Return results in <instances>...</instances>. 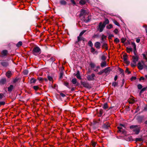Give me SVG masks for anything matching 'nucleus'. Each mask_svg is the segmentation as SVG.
<instances>
[{
	"label": "nucleus",
	"instance_id": "obj_1",
	"mask_svg": "<svg viewBox=\"0 0 147 147\" xmlns=\"http://www.w3.org/2000/svg\"><path fill=\"white\" fill-rule=\"evenodd\" d=\"M130 128L133 129V131L137 134H138L140 131V127L137 125H131L130 127Z\"/></svg>",
	"mask_w": 147,
	"mask_h": 147
},
{
	"label": "nucleus",
	"instance_id": "obj_2",
	"mask_svg": "<svg viewBox=\"0 0 147 147\" xmlns=\"http://www.w3.org/2000/svg\"><path fill=\"white\" fill-rule=\"evenodd\" d=\"M138 69L140 70H142L144 67H147V66L145 64L144 61L140 62L138 63L137 65Z\"/></svg>",
	"mask_w": 147,
	"mask_h": 147
},
{
	"label": "nucleus",
	"instance_id": "obj_3",
	"mask_svg": "<svg viewBox=\"0 0 147 147\" xmlns=\"http://www.w3.org/2000/svg\"><path fill=\"white\" fill-rule=\"evenodd\" d=\"M40 49L38 47H34L32 50L33 54L35 55H36L37 54H40Z\"/></svg>",
	"mask_w": 147,
	"mask_h": 147
},
{
	"label": "nucleus",
	"instance_id": "obj_4",
	"mask_svg": "<svg viewBox=\"0 0 147 147\" xmlns=\"http://www.w3.org/2000/svg\"><path fill=\"white\" fill-rule=\"evenodd\" d=\"M105 26V24H104L102 22H100L99 24L97 29L99 30L100 32H101L102 31Z\"/></svg>",
	"mask_w": 147,
	"mask_h": 147
},
{
	"label": "nucleus",
	"instance_id": "obj_5",
	"mask_svg": "<svg viewBox=\"0 0 147 147\" xmlns=\"http://www.w3.org/2000/svg\"><path fill=\"white\" fill-rule=\"evenodd\" d=\"M117 128L119 129L118 132H121L122 134L124 135H126V134L127 132L126 131L123 129L122 127L120 126H118Z\"/></svg>",
	"mask_w": 147,
	"mask_h": 147
},
{
	"label": "nucleus",
	"instance_id": "obj_6",
	"mask_svg": "<svg viewBox=\"0 0 147 147\" xmlns=\"http://www.w3.org/2000/svg\"><path fill=\"white\" fill-rule=\"evenodd\" d=\"M95 75L92 74L91 75H88L87 76V78L89 81L93 80L94 79Z\"/></svg>",
	"mask_w": 147,
	"mask_h": 147
},
{
	"label": "nucleus",
	"instance_id": "obj_7",
	"mask_svg": "<svg viewBox=\"0 0 147 147\" xmlns=\"http://www.w3.org/2000/svg\"><path fill=\"white\" fill-rule=\"evenodd\" d=\"M123 60L125 62L128 64L129 63V61L127 60L128 56L127 55L125 54L123 56Z\"/></svg>",
	"mask_w": 147,
	"mask_h": 147
},
{
	"label": "nucleus",
	"instance_id": "obj_8",
	"mask_svg": "<svg viewBox=\"0 0 147 147\" xmlns=\"http://www.w3.org/2000/svg\"><path fill=\"white\" fill-rule=\"evenodd\" d=\"M8 54V51L6 50H4L2 51L1 52V57H4L7 56Z\"/></svg>",
	"mask_w": 147,
	"mask_h": 147
},
{
	"label": "nucleus",
	"instance_id": "obj_9",
	"mask_svg": "<svg viewBox=\"0 0 147 147\" xmlns=\"http://www.w3.org/2000/svg\"><path fill=\"white\" fill-rule=\"evenodd\" d=\"M132 59H133V62L134 63H136L138 61L139 58L137 55H135L133 56Z\"/></svg>",
	"mask_w": 147,
	"mask_h": 147
},
{
	"label": "nucleus",
	"instance_id": "obj_10",
	"mask_svg": "<svg viewBox=\"0 0 147 147\" xmlns=\"http://www.w3.org/2000/svg\"><path fill=\"white\" fill-rule=\"evenodd\" d=\"M71 82L72 83L75 85V86H77L78 85V83L77 82V80L74 78L72 79Z\"/></svg>",
	"mask_w": 147,
	"mask_h": 147
},
{
	"label": "nucleus",
	"instance_id": "obj_11",
	"mask_svg": "<svg viewBox=\"0 0 147 147\" xmlns=\"http://www.w3.org/2000/svg\"><path fill=\"white\" fill-rule=\"evenodd\" d=\"M143 58L144 59H145L146 61H147V52L145 51L142 54Z\"/></svg>",
	"mask_w": 147,
	"mask_h": 147
},
{
	"label": "nucleus",
	"instance_id": "obj_12",
	"mask_svg": "<svg viewBox=\"0 0 147 147\" xmlns=\"http://www.w3.org/2000/svg\"><path fill=\"white\" fill-rule=\"evenodd\" d=\"M12 74L11 72L10 71H8L6 73V76L8 78H9L12 75Z\"/></svg>",
	"mask_w": 147,
	"mask_h": 147
},
{
	"label": "nucleus",
	"instance_id": "obj_13",
	"mask_svg": "<svg viewBox=\"0 0 147 147\" xmlns=\"http://www.w3.org/2000/svg\"><path fill=\"white\" fill-rule=\"evenodd\" d=\"M1 64L3 66L5 67L9 65L8 62L5 61L1 62Z\"/></svg>",
	"mask_w": 147,
	"mask_h": 147
},
{
	"label": "nucleus",
	"instance_id": "obj_14",
	"mask_svg": "<svg viewBox=\"0 0 147 147\" xmlns=\"http://www.w3.org/2000/svg\"><path fill=\"white\" fill-rule=\"evenodd\" d=\"M75 76H76L77 78L79 79H81V78L80 75V71L78 70L77 71V73L75 75Z\"/></svg>",
	"mask_w": 147,
	"mask_h": 147
},
{
	"label": "nucleus",
	"instance_id": "obj_15",
	"mask_svg": "<svg viewBox=\"0 0 147 147\" xmlns=\"http://www.w3.org/2000/svg\"><path fill=\"white\" fill-rule=\"evenodd\" d=\"M7 80L5 78H3L0 80V84H3L6 83Z\"/></svg>",
	"mask_w": 147,
	"mask_h": 147
},
{
	"label": "nucleus",
	"instance_id": "obj_16",
	"mask_svg": "<svg viewBox=\"0 0 147 147\" xmlns=\"http://www.w3.org/2000/svg\"><path fill=\"white\" fill-rule=\"evenodd\" d=\"M95 47L97 49H99L100 47V45L99 42H96L94 44Z\"/></svg>",
	"mask_w": 147,
	"mask_h": 147
},
{
	"label": "nucleus",
	"instance_id": "obj_17",
	"mask_svg": "<svg viewBox=\"0 0 147 147\" xmlns=\"http://www.w3.org/2000/svg\"><path fill=\"white\" fill-rule=\"evenodd\" d=\"M110 67H108L103 69L104 72L106 74L109 73L110 71Z\"/></svg>",
	"mask_w": 147,
	"mask_h": 147
},
{
	"label": "nucleus",
	"instance_id": "obj_18",
	"mask_svg": "<svg viewBox=\"0 0 147 147\" xmlns=\"http://www.w3.org/2000/svg\"><path fill=\"white\" fill-rule=\"evenodd\" d=\"M82 84L84 87L87 88H88L89 86L88 83L87 82H83L82 83Z\"/></svg>",
	"mask_w": 147,
	"mask_h": 147
},
{
	"label": "nucleus",
	"instance_id": "obj_19",
	"mask_svg": "<svg viewBox=\"0 0 147 147\" xmlns=\"http://www.w3.org/2000/svg\"><path fill=\"white\" fill-rule=\"evenodd\" d=\"M13 88V86L12 85H11L8 88V91L9 92H11L12 91Z\"/></svg>",
	"mask_w": 147,
	"mask_h": 147
},
{
	"label": "nucleus",
	"instance_id": "obj_20",
	"mask_svg": "<svg viewBox=\"0 0 147 147\" xmlns=\"http://www.w3.org/2000/svg\"><path fill=\"white\" fill-rule=\"evenodd\" d=\"M100 65L102 67H106L107 66L106 62L105 61H103L101 63Z\"/></svg>",
	"mask_w": 147,
	"mask_h": 147
},
{
	"label": "nucleus",
	"instance_id": "obj_21",
	"mask_svg": "<svg viewBox=\"0 0 147 147\" xmlns=\"http://www.w3.org/2000/svg\"><path fill=\"white\" fill-rule=\"evenodd\" d=\"M86 13V11L85 10L82 9L81 10V13L80 14V16H83V15H84Z\"/></svg>",
	"mask_w": 147,
	"mask_h": 147
},
{
	"label": "nucleus",
	"instance_id": "obj_22",
	"mask_svg": "<svg viewBox=\"0 0 147 147\" xmlns=\"http://www.w3.org/2000/svg\"><path fill=\"white\" fill-rule=\"evenodd\" d=\"M109 23V21L108 19H106L105 20L104 22H103V24H105V26H106V24H108Z\"/></svg>",
	"mask_w": 147,
	"mask_h": 147
},
{
	"label": "nucleus",
	"instance_id": "obj_23",
	"mask_svg": "<svg viewBox=\"0 0 147 147\" xmlns=\"http://www.w3.org/2000/svg\"><path fill=\"white\" fill-rule=\"evenodd\" d=\"M36 81V80L34 78H32L30 80V82L31 83H34Z\"/></svg>",
	"mask_w": 147,
	"mask_h": 147
},
{
	"label": "nucleus",
	"instance_id": "obj_24",
	"mask_svg": "<svg viewBox=\"0 0 147 147\" xmlns=\"http://www.w3.org/2000/svg\"><path fill=\"white\" fill-rule=\"evenodd\" d=\"M134 99L133 98H131L129 100L128 102L130 104H133L134 102Z\"/></svg>",
	"mask_w": 147,
	"mask_h": 147
},
{
	"label": "nucleus",
	"instance_id": "obj_25",
	"mask_svg": "<svg viewBox=\"0 0 147 147\" xmlns=\"http://www.w3.org/2000/svg\"><path fill=\"white\" fill-rule=\"evenodd\" d=\"M79 3L81 5H84L86 3V2L84 0H81Z\"/></svg>",
	"mask_w": 147,
	"mask_h": 147
},
{
	"label": "nucleus",
	"instance_id": "obj_26",
	"mask_svg": "<svg viewBox=\"0 0 147 147\" xmlns=\"http://www.w3.org/2000/svg\"><path fill=\"white\" fill-rule=\"evenodd\" d=\"M22 43L21 41L19 42L16 44V46L17 47H19L22 45Z\"/></svg>",
	"mask_w": 147,
	"mask_h": 147
},
{
	"label": "nucleus",
	"instance_id": "obj_27",
	"mask_svg": "<svg viewBox=\"0 0 147 147\" xmlns=\"http://www.w3.org/2000/svg\"><path fill=\"white\" fill-rule=\"evenodd\" d=\"M84 38L82 37L81 36H78V41H79L82 40H84Z\"/></svg>",
	"mask_w": 147,
	"mask_h": 147
},
{
	"label": "nucleus",
	"instance_id": "obj_28",
	"mask_svg": "<svg viewBox=\"0 0 147 147\" xmlns=\"http://www.w3.org/2000/svg\"><path fill=\"white\" fill-rule=\"evenodd\" d=\"M126 50L127 53H129L130 52L132 51V49L131 48L127 47L126 48Z\"/></svg>",
	"mask_w": 147,
	"mask_h": 147
},
{
	"label": "nucleus",
	"instance_id": "obj_29",
	"mask_svg": "<svg viewBox=\"0 0 147 147\" xmlns=\"http://www.w3.org/2000/svg\"><path fill=\"white\" fill-rule=\"evenodd\" d=\"M91 145L92 147H95L96 145V143L95 142L92 141L91 142Z\"/></svg>",
	"mask_w": 147,
	"mask_h": 147
},
{
	"label": "nucleus",
	"instance_id": "obj_30",
	"mask_svg": "<svg viewBox=\"0 0 147 147\" xmlns=\"http://www.w3.org/2000/svg\"><path fill=\"white\" fill-rule=\"evenodd\" d=\"M90 67L92 68H94L95 66V64L91 62L90 64Z\"/></svg>",
	"mask_w": 147,
	"mask_h": 147
},
{
	"label": "nucleus",
	"instance_id": "obj_31",
	"mask_svg": "<svg viewBox=\"0 0 147 147\" xmlns=\"http://www.w3.org/2000/svg\"><path fill=\"white\" fill-rule=\"evenodd\" d=\"M103 108L105 109H106L108 108V106L107 103H105L104 104Z\"/></svg>",
	"mask_w": 147,
	"mask_h": 147
},
{
	"label": "nucleus",
	"instance_id": "obj_32",
	"mask_svg": "<svg viewBox=\"0 0 147 147\" xmlns=\"http://www.w3.org/2000/svg\"><path fill=\"white\" fill-rule=\"evenodd\" d=\"M107 36L103 34L101 36V40L102 41H104V39H105L106 38Z\"/></svg>",
	"mask_w": 147,
	"mask_h": 147
},
{
	"label": "nucleus",
	"instance_id": "obj_33",
	"mask_svg": "<svg viewBox=\"0 0 147 147\" xmlns=\"http://www.w3.org/2000/svg\"><path fill=\"white\" fill-rule=\"evenodd\" d=\"M113 22L117 26H120V24L116 20H113Z\"/></svg>",
	"mask_w": 147,
	"mask_h": 147
},
{
	"label": "nucleus",
	"instance_id": "obj_34",
	"mask_svg": "<svg viewBox=\"0 0 147 147\" xmlns=\"http://www.w3.org/2000/svg\"><path fill=\"white\" fill-rule=\"evenodd\" d=\"M60 3L61 4L65 5L66 4V2L64 0H61L60 1Z\"/></svg>",
	"mask_w": 147,
	"mask_h": 147
},
{
	"label": "nucleus",
	"instance_id": "obj_35",
	"mask_svg": "<svg viewBox=\"0 0 147 147\" xmlns=\"http://www.w3.org/2000/svg\"><path fill=\"white\" fill-rule=\"evenodd\" d=\"M64 85L67 86V88H70V87L69 85V83L67 82H64Z\"/></svg>",
	"mask_w": 147,
	"mask_h": 147
},
{
	"label": "nucleus",
	"instance_id": "obj_36",
	"mask_svg": "<svg viewBox=\"0 0 147 147\" xmlns=\"http://www.w3.org/2000/svg\"><path fill=\"white\" fill-rule=\"evenodd\" d=\"M113 25L111 24H110L107 26V28L108 29H110L113 28Z\"/></svg>",
	"mask_w": 147,
	"mask_h": 147
},
{
	"label": "nucleus",
	"instance_id": "obj_37",
	"mask_svg": "<svg viewBox=\"0 0 147 147\" xmlns=\"http://www.w3.org/2000/svg\"><path fill=\"white\" fill-rule=\"evenodd\" d=\"M131 45L134 47V49H136V46L135 43L134 42H132L131 43Z\"/></svg>",
	"mask_w": 147,
	"mask_h": 147
},
{
	"label": "nucleus",
	"instance_id": "obj_38",
	"mask_svg": "<svg viewBox=\"0 0 147 147\" xmlns=\"http://www.w3.org/2000/svg\"><path fill=\"white\" fill-rule=\"evenodd\" d=\"M88 45L89 46H90L91 47H92L93 45V44L91 41H89L88 42Z\"/></svg>",
	"mask_w": 147,
	"mask_h": 147
},
{
	"label": "nucleus",
	"instance_id": "obj_39",
	"mask_svg": "<svg viewBox=\"0 0 147 147\" xmlns=\"http://www.w3.org/2000/svg\"><path fill=\"white\" fill-rule=\"evenodd\" d=\"M136 142H140L143 141V139L141 138H136Z\"/></svg>",
	"mask_w": 147,
	"mask_h": 147
},
{
	"label": "nucleus",
	"instance_id": "obj_40",
	"mask_svg": "<svg viewBox=\"0 0 147 147\" xmlns=\"http://www.w3.org/2000/svg\"><path fill=\"white\" fill-rule=\"evenodd\" d=\"M119 70L120 73L122 74V75H124V73L123 70L120 68L119 69Z\"/></svg>",
	"mask_w": 147,
	"mask_h": 147
},
{
	"label": "nucleus",
	"instance_id": "obj_41",
	"mask_svg": "<svg viewBox=\"0 0 147 147\" xmlns=\"http://www.w3.org/2000/svg\"><path fill=\"white\" fill-rule=\"evenodd\" d=\"M86 32V30H83L80 33L79 36H81Z\"/></svg>",
	"mask_w": 147,
	"mask_h": 147
},
{
	"label": "nucleus",
	"instance_id": "obj_42",
	"mask_svg": "<svg viewBox=\"0 0 147 147\" xmlns=\"http://www.w3.org/2000/svg\"><path fill=\"white\" fill-rule=\"evenodd\" d=\"M114 42L117 43L119 42V40L118 38H116L115 39Z\"/></svg>",
	"mask_w": 147,
	"mask_h": 147
},
{
	"label": "nucleus",
	"instance_id": "obj_43",
	"mask_svg": "<svg viewBox=\"0 0 147 147\" xmlns=\"http://www.w3.org/2000/svg\"><path fill=\"white\" fill-rule=\"evenodd\" d=\"M117 85V83L116 82H114L113 83L112 86H116Z\"/></svg>",
	"mask_w": 147,
	"mask_h": 147
},
{
	"label": "nucleus",
	"instance_id": "obj_44",
	"mask_svg": "<svg viewBox=\"0 0 147 147\" xmlns=\"http://www.w3.org/2000/svg\"><path fill=\"white\" fill-rule=\"evenodd\" d=\"M114 32L116 34H117L119 32L117 28L115 29L114 31Z\"/></svg>",
	"mask_w": 147,
	"mask_h": 147
},
{
	"label": "nucleus",
	"instance_id": "obj_45",
	"mask_svg": "<svg viewBox=\"0 0 147 147\" xmlns=\"http://www.w3.org/2000/svg\"><path fill=\"white\" fill-rule=\"evenodd\" d=\"M33 88L35 90H37L38 89L39 87L38 86H34L33 87Z\"/></svg>",
	"mask_w": 147,
	"mask_h": 147
},
{
	"label": "nucleus",
	"instance_id": "obj_46",
	"mask_svg": "<svg viewBox=\"0 0 147 147\" xmlns=\"http://www.w3.org/2000/svg\"><path fill=\"white\" fill-rule=\"evenodd\" d=\"M60 95L63 97H64L65 96V94L62 92H60Z\"/></svg>",
	"mask_w": 147,
	"mask_h": 147
},
{
	"label": "nucleus",
	"instance_id": "obj_47",
	"mask_svg": "<svg viewBox=\"0 0 147 147\" xmlns=\"http://www.w3.org/2000/svg\"><path fill=\"white\" fill-rule=\"evenodd\" d=\"M138 87L139 89H140L142 88V86L141 85L139 84L138 85Z\"/></svg>",
	"mask_w": 147,
	"mask_h": 147
},
{
	"label": "nucleus",
	"instance_id": "obj_48",
	"mask_svg": "<svg viewBox=\"0 0 147 147\" xmlns=\"http://www.w3.org/2000/svg\"><path fill=\"white\" fill-rule=\"evenodd\" d=\"M47 78L50 81H52L53 80L52 78L50 76H48Z\"/></svg>",
	"mask_w": 147,
	"mask_h": 147
},
{
	"label": "nucleus",
	"instance_id": "obj_49",
	"mask_svg": "<svg viewBox=\"0 0 147 147\" xmlns=\"http://www.w3.org/2000/svg\"><path fill=\"white\" fill-rule=\"evenodd\" d=\"M143 27L145 28L146 32L147 33V25H144Z\"/></svg>",
	"mask_w": 147,
	"mask_h": 147
},
{
	"label": "nucleus",
	"instance_id": "obj_50",
	"mask_svg": "<svg viewBox=\"0 0 147 147\" xmlns=\"http://www.w3.org/2000/svg\"><path fill=\"white\" fill-rule=\"evenodd\" d=\"M18 78H16L15 79H14L13 80V82L14 83H16L18 81Z\"/></svg>",
	"mask_w": 147,
	"mask_h": 147
},
{
	"label": "nucleus",
	"instance_id": "obj_51",
	"mask_svg": "<svg viewBox=\"0 0 147 147\" xmlns=\"http://www.w3.org/2000/svg\"><path fill=\"white\" fill-rule=\"evenodd\" d=\"M125 72L126 73H127L128 74L130 73V72L129 71V69L128 68L126 69Z\"/></svg>",
	"mask_w": 147,
	"mask_h": 147
},
{
	"label": "nucleus",
	"instance_id": "obj_52",
	"mask_svg": "<svg viewBox=\"0 0 147 147\" xmlns=\"http://www.w3.org/2000/svg\"><path fill=\"white\" fill-rule=\"evenodd\" d=\"M28 73V71L26 70H25L24 71V75H27Z\"/></svg>",
	"mask_w": 147,
	"mask_h": 147
},
{
	"label": "nucleus",
	"instance_id": "obj_53",
	"mask_svg": "<svg viewBox=\"0 0 147 147\" xmlns=\"http://www.w3.org/2000/svg\"><path fill=\"white\" fill-rule=\"evenodd\" d=\"M103 47L105 48H107V44L106 43L104 42L103 43V45H102Z\"/></svg>",
	"mask_w": 147,
	"mask_h": 147
},
{
	"label": "nucleus",
	"instance_id": "obj_54",
	"mask_svg": "<svg viewBox=\"0 0 147 147\" xmlns=\"http://www.w3.org/2000/svg\"><path fill=\"white\" fill-rule=\"evenodd\" d=\"M104 72V71H103V70H102L99 72L98 73V74L99 75H101Z\"/></svg>",
	"mask_w": 147,
	"mask_h": 147
},
{
	"label": "nucleus",
	"instance_id": "obj_55",
	"mask_svg": "<svg viewBox=\"0 0 147 147\" xmlns=\"http://www.w3.org/2000/svg\"><path fill=\"white\" fill-rule=\"evenodd\" d=\"M136 52H137V51H136V49H134V54L135 55H136Z\"/></svg>",
	"mask_w": 147,
	"mask_h": 147
},
{
	"label": "nucleus",
	"instance_id": "obj_56",
	"mask_svg": "<svg viewBox=\"0 0 147 147\" xmlns=\"http://www.w3.org/2000/svg\"><path fill=\"white\" fill-rule=\"evenodd\" d=\"M50 61H54L55 60V59L53 58H52L50 59H49Z\"/></svg>",
	"mask_w": 147,
	"mask_h": 147
},
{
	"label": "nucleus",
	"instance_id": "obj_57",
	"mask_svg": "<svg viewBox=\"0 0 147 147\" xmlns=\"http://www.w3.org/2000/svg\"><path fill=\"white\" fill-rule=\"evenodd\" d=\"M38 79L40 81H42L43 80L42 78L41 77H38Z\"/></svg>",
	"mask_w": 147,
	"mask_h": 147
},
{
	"label": "nucleus",
	"instance_id": "obj_58",
	"mask_svg": "<svg viewBox=\"0 0 147 147\" xmlns=\"http://www.w3.org/2000/svg\"><path fill=\"white\" fill-rule=\"evenodd\" d=\"M5 104V102L4 101H1L0 102V105H3Z\"/></svg>",
	"mask_w": 147,
	"mask_h": 147
},
{
	"label": "nucleus",
	"instance_id": "obj_59",
	"mask_svg": "<svg viewBox=\"0 0 147 147\" xmlns=\"http://www.w3.org/2000/svg\"><path fill=\"white\" fill-rule=\"evenodd\" d=\"M114 36V35L113 34H110L109 35L108 38L109 39H111V37H113Z\"/></svg>",
	"mask_w": 147,
	"mask_h": 147
},
{
	"label": "nucleus",
	"instance_id": "obj_60",
	"mask_svg": "<svg viewBox=\"0 0 147 147\" xmlns=\"http://www.w3.org/2000/svg\"><path fill=\"white\" fill-rule=\"evenodd\" d=\"M136 65V63H131V66L132 67H134Z\"/></svg>",
	"mask_w": 147,
	"mask_h": 147
},
{
	"label": "nucleus",
	"instance_id": "obj_61",
	"mask_svg": "<svg viewBox=\"0 0 147 147\" xmlns=\"http://www.w3.org/2000/svg\"><path fill=\"white\" fill-rule=\"evenodd\" d=\"M63 73H62L61 72L60 74V77L59 78L60 79H61L63 76Z\"/></svg>",
	"mask_w": 147,
	"mask_h": 147
},
{
	"label": "nucleus",
	"instance_id": "obj_62",
	"mask_svg": "<svg viewBox=\"0 0 147 147\" xmlns=\"http://www.w3.org/2000/svg\"><path fill=\"white\" fill-rule=\"evenodd\" d=\"M109 126V125H107V126L106 125V124H105L104 125V127L106 128H108Z\"/></svg>",
	"mask_w": 147,
	"mask_h": 147
},
{
	"label": "nucleus",
	"instance_id": "obj_63",
	"mask_svg": "<svg viewBox=\"0 0 147 147\" xmlns=\"http://www.w3.org/2000/svg\"><path fill=\"white\" fill-rule=\"evenodd\" d=\"M91 51L92 52H93L95 51L93 47H92L91 49Z\"/></svg>",
	"mask_w": 147,
	"mask_h": 147
},
{
	"label": "nucleus",
	"instance_id": "obj_64",
	"mask_svg": "<svg viewBox=\"0 0 147 147\" xmlns=\"http://www.w3.org/2000/svg\"><path fill=\"white\" fill-rule=\"evenodd\" d=\"M71 2L74 5H75L76 4V2L74 0H71Z\"/></svg>",
	"mask_w": 147,
	"mask_h": 147
}]
</instances>
